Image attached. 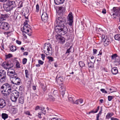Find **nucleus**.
Returning <instances> with one entry per match:
<instances>
[{
    "label": "nucleus",
    "mask_w": 120,
    "mask_h": 120,
    "mask_svg": "<svg viewBox=\"0 0 120 120\" xmlns=\"http://www.w3.org/2000/svg\"><path fill=\"white\" fill-rule=\"evenodd\" d=\"M60 43L62 44H63L64 43L65 41V38L63 37H62L58 41Z\"/></svg>",
    "instance_id": "27"
},
{
    "label": "nucleus",
    "mask_w": 120,
    "mask_h": 120,
    "mask_svg": "<svg viewBox=\"0 0 120 120\" xmlns=\"http://www.w3.org/2000/svg\"><path fill=\"white\" fill-rule=\"evenodd\" d=\"M102 108H101V110L100 111L99 113L98 114H97V116L99 117V116L101 115V113H102Z\"/></svg>",
    "instance_id": "48"
},
{
    "label": "nucleus",
    "mask_w": 120,
    "mask_h": 120,
    "mask_svg": "<svg viewBox=\"0 0 120 120\" xmlns=\"http://www.w3.org/2000/svg\"><path fill=\"white\" fill-rule=\"evenodd\" d=\"M23 89V87L22 86H20L19 87V90L20 91H22Z\"/></svg>",
    "instance_id": "60"
},
{
    "label": "nucleus",
    "mask_w": 120,
    "mask_h": 120,
    "mask_svg": "<svg viewBox=\"0 0 120 120\" xmlns=\"http://www.w3.org/2000/svg\"><path fill=\"white\" fill-rule=\"evenodd\" d=\"M21 30L22 32H24L26 33H28V34L29 36L31 35V34L29 33H30L31 31L30 29V27L27 23V21H26L24 23L23 26L21 28Z\"/></svg>",
    "instance_id": "4"
},
{
    "label": "nucleus",
    "mask_w": 120,
    "mask_h": 120,
    "mask_svg": "<svg viewBox=\"0 0 120 120\" xmlns=\"http://www.w3.org/2000/svg\"><path fill=\"white\" fill-rule=\"evenodd\" d=\"M51 120H61L60 119H59L58 118H52Z\"/></svg>",
    "instance_id": "52"
},
{
    "label": "nucleus",
    "mask_w": 120,
    "mask_h": 120,
    "mask_svg": "<svg viewBox=\"0 0 120 120\" xmlns=\"http://www.w3.org/2000/svg\"><path fill=\"white\" fill-rule=\"evenodd\" d=\"M25 114L27 115L28 116H31L32 115L30 113V112L29 111H25L24 112Z\"/></svg>",
    "instance_id": "35"
},
{
    "label": "nucleus",
    "mask_w": 120,
    "mask_h": 120,
    "mask_svg": "<svg viewBox=\"0 0 120 120\" xmlns=\"http://www.w3.org/2000/svg\"><path fill=\"white\" fill-rule=\"evenodd\" d=\"M28 55V53L27 52H24L23 53L24 56H27Z\"/></svg>",
    "instance_id": "57"
},
{
    "label": "nucleus",
    "mask_w": 120,
    "mask_h": 120,
    "mask_svg": "<svg viewBox=\"0 0 120 120\" xmlns=\"http://www.w3.org/2000/svg\"><path fill=\"white\" fill-rule=\"evenodd\" d=\"M6 77L5 71L4 70L0 71V81L2 83H4L6 81Z\"/></svg>",
    "instance_id": "7"
},
{
    "label": "nucleus",
    "mask_w": 120,
    "mask_h": 120,
    "mask_svg": "<svg viewBox=\"0 0 120 120\" xmlns=\"http://www.w3.org/2000/svg\"><path fill=\"white\" fill-rule=\"evenodd\" d=\"M19 93L17 91H15L11 94V96H10V98L12 101L13 102H16L19 96Z\"/></svg>",
    "instance_id": "8"
},
{
    "label": "nucleus",
    "mask_w": 120,
    "mask_h": 120,
    "mask_svg": "<svg viewBox=\"0 0 120 120\" xmlns=\"http://www.w3.org/2000/svg\"><path fill=\"white\" fill-rule=\"evenodd\" d=\"M38 63L40 65H42L44 63V62L41 60H38Z\"/></svg>",
    "instance_id": "46"
},
{
    "label": "nucleus",
    "mask_w": 120,
    "mask_h": 120,
    "mask_svg": "<svg viewBox=\"0 0 120 120\" xmlns=\"http://www.w3.org/2000/svg\"><path fill=\"white\" fill-rule=\"evenodd\" d=\"M23 6L22 3V2H20L19 3L18 5V8H21Z\"/></svg>",
    "instance_id": "49"
},
{
    "label": "nucleus",
    "mask_w": 120,
    "mask_h": 120,
    "mask_svg": "<svg viewBox=\"0 0 120 120\" xmlns=\"http://www.w3.org/2000/svg\"><path fill=\"white\" fill-rule=\"evenodd\" d=\"M115 63H116L117 65H120V60H115Z\"/></svg>",
    "instance_id": "51"
},
{
    "label": "nucleus",
    "mask_w": 120,
    "mask_h": 120,
    "mask_svg": "<svg viewBox=\"0 0 120 120\" xmlns=\"http://www.w3.org/2000/svg\"><path fill=\"white\" fill-rule=\"evenodd\" d=\"M7 74L10 77L11 84L10 85L8 83L5 84L1 86V93L5 96L9 95L12 91V86H14L15 84L19 85L21 82L20 79L17 76L14 70L12 71H8Z\"/></svg>",
    "instance_id": "2"
},
{
    "label": "nucleus",
    "mask_w": 120,
    "mask_h": 120,
    "mask_svg": "<svg viewBox=\"0 0 120 120\" xmlns=\"http://www.w3.org/2000/svg\"><path fill=\"white\" fill-rule=\"evenodd\" d=\"M19 103L21 104H23L24 102V99L23 97L21 96L19 98Z\"/></svg>",
    "instance_id": "21"
},
{
    "label": "nucleus",
    "mask_w": 120,
    "mask_h": 120,
    "mask_svg": "<svg viewBox=\"0 0 120 120\" xmlns=\"http://www.w3.org/2000/svg\"><path fill=\"white\" fill-rule=\"evenodd\" d=\"M11 32L10 31L5 32L4 33L5 36L7 37H8L10 36L11 35Z\"/></svg>",
    "instance_id": "26"
},
{
    "label": "nucleus",
    "mask_w": 120,
    "mask_h": 120,
    "mask_svg": "<svg viewBox=\"0 0 120 120\" xmlns=\"http://www.w3.org/2000/svg\"><path fill=\"white\" fill-rule=\"evenodd\" d=\"M2 66L4 68L6 69L12 68L13 65L11 61L4 62L2 64Z\"/></svg>",
    "instance_id": "6"
},
{
    "label": "nucleus",
    "mask_w": 120,
    "mask_h": 120,
    "mask_svg": "<svg viewBox=\"0 0 120 120\" xmlns=\"http://www.w3.org/2000/svg\"><path fill=\"white\" fill-rule=\"evenodd\" d=\"M26 77L27 78H29V71L27 70H25Z\"/></svg>",
    "instance_id": "32"
},
{
    "label": "nucleus",
    "mask_w": 120,
    "mask_h": 120,
    "mask_svg": "<svg viewBox=\"0 0 120 120\" xmlns=\"http://www.w3.org/2000/svg\"><path fill=\"white\" fill-rule=\"evenodd\" d=\"M108 100L109 101H111L112 100L113 98L112 96H109L108 97Z\"/></svg>",
    "instance_id": "45"
},
{
    "label": "nucleus",
    "mask_w": 120,
    "mask_h": 120,
    "mask_svg": "<svg viewBox=\"0 0 120 120\" xmlns=\"http://www.w3.org/2000/svg\"><path fill=\"white\" fill-rule=\"evenodd\" d=\"M106 10L105 9H103L102 11V13L104 14H105L106 13Z\"/></svg>",
    "instance_id": "56"
},
{
    "label": "nucleus",
    "mask_w": 120,
    "mask_h": 120,
    "mask_svg": "<svg viewBox=\"0 0 120 120\" xmlns=\"http://www.w3.org/2000/svg\"><path fill=\"white\" fill-rule=\"evenodd\" d=\"M78 100L80 104L82 103L83 101V100L82 99H79Z\"/></svg>",
    "instance_id": "54"
},
{
    "label": "nucleus",
    "mask_w": 120,
    "mask_h": 120,
    "mask_svg": "<svg viewBox=\"0 0 120 120\" xmlns=\"http://www.w3.org/2000/svg\"><path fill=\"white\" fill-rule=\"evenodd\" d=\"M100 90L103 93L107 94L108 93L107 91L105 90L104 89H101Z\"/></svg>",
    "instance_id": "43"
},
{
    "label": "nucleus",
    "mask_w": 120,
    "mask_h": 120,
    "mask_svg": "<svg viewBox=\"0 0 120 120\" xmlns=\"http://www.w3.org/2000/svg\"><path fill=\"white\" fill-rule=\"evenodd\" d=\"M21 50L22 51V52H24V49L23 47H21Z\"/></svg>",
    "instance_id": "64"
},
{
    "label": "nucleus",
    "mask_w": 120,
    "mask_h": 120,
    "mask_svg": "<svg viewBox=\"0 0 120 120\" xmlns=\"http://www.w3.org/2000/svg\"><path fill=\"white\" fill-rule=\"evenodd\" d=\"M112 73L113 75H116L118 73V70L117 68L114 67L111 70Z\"/></svg>",
    "instance_id": "15"
},
{
    "label": "nucleus",
    "mask_w": 120,
    "mask_h": 120,
    "mask_svg": "<svg viewBox=\"0 0 120 120\" xmlns=\"http://www.w3.org/2000/svg\"><path fill=\"white\" fill-rule=\"evenodd\" d=\"M47 58L49 60L48 62H51L54 60L53 58L52 57L48 56Z\"/></svg>",
    "instance_id": "29"
},
{
    "label": "nucleus",
    "mask_w": 120,
    "mask_h": 120,
    "mask_svg": "<svg viewBox=\"0 0 120 120\" xmlns=\"http://www.w3.org/2000/svg\"><path fill=\"white\" fill-rule=\"evenodd\" d=\"M27 60L26 58H24L22 60V64H26L27 62Z\"/></svg>",
    "instance_id": "40"
},
{
    "label": "nucleus",
    "mask_w": 120,
    "mask_h": 120,
    "mask_svg": "<svg viewBox=\"0 0 120 120\" xmlns=\"http://www.w3.org/2000/svg\"><path fill=\"white\" fill-rule=\"evenodd\" d=\"M99 106H98L97 107V109H94L93 110H91L90 112H89V114H90L91 113H95L97 112L99 109Z\"/></svg>",
    "instance_id": "22"
},
{
    "label": "nucleus",
    "mask_w": 120,
    "mask_h": 120,
    "mask_svg": "<svg viewBox=\"0 0 120 120\" xmlns=\"http://www.w3.org/2000/svg\"><path fill=\"white\" fill-rule=\"evenodd\" d=\"M52 93H49L48 94V100L49 101H53L55 100L54 98L53 97L52 95Z\"/></svg>",
    "instance_id": "20"
},
{
    "label": "nucleus",
    "mask_w": 120,
    "mask_h": 120,
    "mask_svg": "<svg viewBox=\"0 0 120 120\" xmlns=\"http://www.w3.org/2000/svg\"><path fill=\"white\" fill-rule=\"evenodd\" d=\"M18 15V14L16 12L14 13V18L15 19H17Z\"/></svg>",
    "instance_id": "47"
},
{
    "label": "nucleus",
    "mask_w": 120,
    "mask_h": 120,
    "mask_svg": "<svg viewBox=\"0 0 120 120\" xmlns=\"http://www.w3.org/2000/svg\"><path fill=\"white\" fill-rule=\"evenodd\" d=\"M63 81V79L61 77H59L57 79L56 81L58 84H60V82H61Z\"/></svg>",
    "instance_id": "24"
},
{
    "label": "nucleus",
    "mask_w": 120,
    "mask_h": 120,
    "mask_svg": "<svg viewBox=\"0 0 120 120\" xmlns=\"http://www.w3.org/2000/svg\"><path fill=\"white\" fill-rule=\"evenodd\" d=\"M74 103L75 104H77V105L78 104H79L78 100H76L75 101V102Z\"/></svg>",
    "instance_id": "61"
},
{
    "label": "nucleus",
    "mask_w": 120,
    "mask_h": 120,
    "mask_svg": "<svg viewBox=\"0 0 120 120\" xmlns=\"http://www.w3.org/2000/svg\"><path fill=\"white\" fill-rule=\"evenodd\" d=\"M52 50V48L49 43H47L44 44L43 47V51L45 54L46 55H51Z\"/></svg>",
    "instance_id": "5"
},
{
    "label": "nucleus",
    "mask_w": 120,
    "mask_h": 120,
    "mask_svg": "<svg viewBox=\"0 0 120 120\" xmlns=\"http://www.w3.org/2000/svg\"><path fill=\"white\" fill-rule=\"evenodd\" d=\"M91 59L92 60L94 59V62H95V60L94 59V56H92L91 57Z\"/></svg>",
    "instance_id": "58"
},
{
    "label": "nucleus",
    "mask_w": 120,
    "mask_h": 120,
    "mask_svg": "<svg viewBox=\"0 0 120 120\" xmlns=\"http://www.w3.org/2000/svg\"><path fill=\"white\" fill-rule=\"evenodd\" d=\"M93 55H95L96 54L97 52V50L96 49H93Z\"/></svg>",
    "instance_id": "44"
},
{
    "label": "nucleus",
    "mask_w": 120,
    "mask_h": 120,
    "mask_svg": "<svg viewBox=\"0 0 120 120\" xmlns=\"http://www.w3.org/2000/svg\"><path fill=\"white\" fill-rule=\"evenodd\" d=\"M18 112V109L16 108H13L12 109L11 112L12 115H14L16 114Z\"/></svg>",
    "instance_id": "19"
},
{
    "label": "nucleus",
    "mask_w": 120,
    "mask_h": 120,
    "mask_svg": "<svg viewBox=\"0 0 120 120\" xmlns=\"http://www.w3.org/2000/svg\"><path fill=\"white\" fill-rule=\"evenodd\" d=\"M41 58L43 60H45V55L44 54H41Z\"/></svg>",
    "instance_id": "50"
},
{
    "label": "nucleus",
    "mask_w": 120,
    "mask_h": 120,
    "mask_svg": "<svg viewBox=\"0 0 120 120\" xmlns=\"http://www.w3.org/2000/svg\"><path fill=\"white\" fill-rule=\"evenodd\" d=\"M57 34H58V33ZM59 34L56 35V39L58 41L59 40H60V39L62 37L61 35V34Z\"/></svg>",
    "instance_id": "30"
},
{
    "label": "nucleus",
    "mask_w": 120,
    "mask_h": 120,
    "mask_svg": "<svg viewBox=\"0 0 120 120\" xmlns=\"http://www.w3.org/2000/svg\"><path fill=\"white\" fill-rule=\"evenodd\" d=\"M2 117L3 119L5 120L8 117V115L5 113H3L2 114Z\"/></svg>",
    "instance_id": "28"
},
{
    "label": "nucleus",
    "mask_w": 120,
    "mask_h": 120,
    "mask_svg": "<svg viewBox=\"0 0 120 120\" xmlns=\"http://www.w3.org/2000/svg\"><path fill=\"white\" fill-rule=\"evenodd\" d=\"M71 48V46L68 49L66 52V54H67V55H69V54L70 52H71L70 49Z\"/></svg>",
    "instance_id": "42"
},
{
    "label": "nucleus",
    "mask_w": 120,
    "mask_h": 120,
    "mask_svg": "<svg viewBox=\"0 0 120 120\" xmlns=\"http://www.w3.org/2000/svg\"><path fill=\"white\" fill-rule=\"evenodd\" d=\"M106 37H105V36L104 35H103L102 36V39L104 40H105L106 38Z\"/></svg>",
    "instance_id": "62"
},
{
    "label": "nucleus",
    "mask_w": 120,
    "mask_h": 120,
    "mask_svg": "<svg viewBox=\"0 0 120 120\" xmlns=\"http://www.w3.org/2000/svg\"><path fill=\"white\" fill-rule=\"evenodd\" d=\"M64 9V8H59V10L58 11L60 13H61V14H63V11Z\"/></svg>",
    "instance_id": "38"
},
{
    "label": "nucleus",
    "mask_w": 120,
    "mask_h": 120,
    "mask_svg": "<svg viewBox=\"0 0 120 120\" xmlns=\"http://www.w3.org/2000/svg\"><path fill=\"white\" fill-rule=\"evenodd\" d=\"M16 4L14 1L8 0L4 5V8L6 11H9L12 10L16 7Z\"/></svg>",
    "instance_id": "3"
},
{
    "label": "nucleus",
    "mask_w": 120,
    "mask_h": 120,
    "mask_svg": "<svg viewBox=\"0 0 120 120\" xmlns=\"http://www.w3.org/2000/svg\"><path fill=\"white\" fill-rule=\"evenodd\" d=\"M39 109V107L38 106H37L35 108V110H37Z\"/></svg>",
    "instance_id": "59"
},
{
    "label": "nucleus",
    "mask_w": 120,
    "mask_h": 120,
    "mask_svg": "<svg viewBox=\"0 0 120 120\" xmlns=\"http://www.w3.org/2000/svg\"><path fill=\"white\" fill-rule=\"evenodd\" d=\"M6 105L5 100L3 99L0 98V108H3Z\"/></svg>",
    "instance_id": "12"
},
{
    "label": "nucleus",
    "mask_w": 120,
    "mask_h": 120,
    "mask_svg": "<svg viewBox=\"0 0 120 120\" xmlns=\"http://www.w3.org/2000/svg\"><path fill=\"white\" fill-rule=\"evenodd\" d=\"M10 49L11 51L13 52L16 51V48L15 46L12 45L10 47Z\"/></svg>",
    "instance_id": "25"
},
{
    "label": "nucleus",
    "mask_w": 120,
    "mask_h": 120,
    "mask_svg": "<svg viewBox=\"0 0 120 120\" xmlns=\"http://www.w3.org/2000/svg\"><path fill=\"white\" fill-rule=\"evenodd\" d=\"M104 44L106 46L110 44L111 42V39L109 38L106 37V38L104 41Z\"/></svg>",
    "instance_id": "13"
},
{
    "label": "nucleus",
    "mask_w": 120,
    "mask_h": 120,
    "mask_svg": "<svg viewBox=\"0 0 120 120\" xmlns=\"http://www.w3.org/2000/svg\"><path fill=\"white\" fill-rule=\"evenodd\" d=\"M12 55L11 54H9L5 56V57L6 59H8L10 58L12 56Z\"/></svg>",
    "instance_id": "39"
},
{
    "label": "nucleus",
    "mask_w": 120,
    "mask_h": 120,
    "mask_svg": "<svg viewBox=\"0 0 120 120\" xmlns=\"http://www.w3.org/2000/svg\"><path fill=\"white\" fill-rule=\"evenodd\" d=\"M7 0H0V2L4 3L7 1Z\"/></svg>",
    "instance_id": "63"
},
{
    "label": "nucleus",
    "mask_w": 120,
    "mask_h": 120,
    "mask_svg": "<svg viewBox=\"0 0 120 120\" xmlns=\"http://www.w3.org/2000/svg\"><path fill=\"white\" fill-rule=\"evenodd\" d=\"M60 88L62 90L60 91H61V94L62 96V97H63L65 94V87L64 86H61L60 87Z\"/></svg>",
    "instance_id": "18"
},
{
    "label": "nucleus",
    "mask_w": 120,
    "mask_h": 120,
    "mask_svg": "<svg viewBox=\"0 0 120 120\" xmlns=\"http://www.w3.org/2000/svg\"><path fill=\"white\" fill-rule=\"evenodd\" d=\"M16 43L19 45H20L21 44V41H19L18 40H16Z\"/></svg>",
    "instance_id": "55"
},
{
    "label": "nucleus",
    "mask_w": 120,
    "mask_h": 120,
    "mask_svg": "<svg viewBox=\"0 0 120 120\" xmlns=\"http://www.w3.org/2000/svg\"><path fill=\"white\" fill-rule=\"evenodd\" d=\"M10 13L9 14H0V18L1 19H3V20L4 18H8L9 17Z\"/></svg>",
    "instance_id": "14"
},
{
    "label": "nucleus",
    "mask_w": 120,
    "mask_h": 120,
    "mask_svg": "<svg viewBox=\"0 0 120 120\" xmlns=\"http://www.w3.org/2000/svg\"><path fill=\"white\" fill-rule=\"evenodd\" d=\"M16 67L17 68H20V64L18 61H17L16 64Z\"/></svg>",
    "instance_id": "41"
},
{
    "label": "nucleus",
    "mask_w": 120,
    "mask_h": 120,
    "mask_svg": "<svg viewBox=\"0 0 120 120\" xmlns=\"http://www.w3.org/2000/svg\"><path fill=\"white\" fill-rule=\"evenodd\" d=\"M114 115V114L113 112H109L106 115L105 117L107 119H109L111 118Z\"/></svg>",
    "instance_id": "17"
},
{
    "label": "nucleus",
    "mask_w": 120,
    "mask_h": 120,
    "mask_svg": "<svg viewBox=\"0 0 120 120\" xmlns=\"http://www.w3.org/2000/svg\"><path fill=\"white\" fill-rule=\"evenodd\" d=\"M73 17L72 13L70 12L67 16V23L66 22V18L63 17H60L56 18L55 19V30L58 34L64 35L68 32L67 27V24L71 26L73 22Z\"/></svg>",
    "instance_id": "1"
},
{
    "label": "nucleus",
    "mask_w": 120,
    "mask_h": 120,
    "mask_svg": "<svg viewBox=\"0 0 120 120\" xmlns=\"http://www.w3.org/2000/svg\"><path fill=\"white\" fill-rule=\"evenodd\" d=\"M117 56L116 54H115L111 56L112 59L113 60L115 59V58Z\"/></svg>",
    "instance_id": "36"
},
{
    "label": "nucleus",
    "mask_w": 120,
    "mask_h": 120,
    "mask_svg": "<svg viewBox=\"0 0 120 120\" xmlns=\"http://www.w3.org/2000/svg\"><path fill=\"white\" fill-rule=\"evenodd\" d=\"M9 25L7 22H2L0 25V28L6 30H8L9 29Z\"/></svg>",
    "instance_id": "9"
},
{
    "label": "nucleus",
    "mask_w": 120,
    "mask_h": 120,
    "mask_svg": "<svg viewBox=\"0 0 120 120\" xmlns=\"http://www.w3.org/2000/svg\"><path fill=\"white\" fill-rule=\"evenodd\" d=\"M45 108L44 107H42L41 108V110L42 111V113L44 114H45L46 113V110L45 109Z\"/></svg>",
    "instance_id": "37"
},
{
    "label": "nucleus",
    "mask_w": 120,
    "mask_h": 120,
    "mask_svg": "<svg viewBox=\"0 0 120 120\" xmlns=\"http://www.w3.org/2000/svg\"><path fill=\"white\" fill-rule=\"evenodd\" d=\"M79 65L80 67H82L85 66V64L82 61H80L79 62Z\"/></svg>",
    "instance_id": "33"
},
{
    "label": "nucleus",
    "mask_w": 120,
    "mask_h": 120,
    "mask_svg": "<svg viewBox=\"0 0 120 120\" xmlns=\"http://www.w3.org/2000/svg\"><path fill=\"white\" fill-rule=\"evenodd\" d=\"M115 39L117 40H120V34H117L115 35L114 36Z\"/></svg>",
    "instance_id": "23"
},
{
    "label": "nucleus",
    "mask_w": 120,
    "mask_h": 120,
    "mask_svg": "<svg viewBox=\"0 0 120 120\" xmlns=\"http://www.w3.org/2000/svg\"><path fill=\"white\" fill-rule=\"evenodd\" d=\"M111 120H119V119L116 118L114 117H111Z\"/></svg>",
    "instance_id": "53"
},
{
    "label": "nucleus",
    "mask_w": 120,
    "mask_h": 120,
    "mask_svg": "<svg viewBox=\"0 0 120 120\" xmlns=\"http://www.w3.org/2000/svg\"><path fill=\"white\" fill-rule=\"evenodd\" d=\"M36 11L37 12H39L40 10V8L39 5L38 4L36 5Z\"/></svg>",
    "instance_id": "34"
},
{
    "label": "nucleus",
    "mask_w": 120,
    "mask_h": 120,
    "mask_svg": "<svg viewBox=\"0 0 120 120\" xmlns=\"http://www.w3.org/2000/svg\"><path fill=\"white\" fill-rule=\"evenodd\" d=\"M113 15L117 16L120 14V8L119 7H114L112 10Z\"/></svg>",
    "instance_id": "10"
},
{
    "label": "nucleus",
    "mask_w": 120,
    "mask_h": 120,
    "mask_svg": "<svg viewBox=\"0 0 120 120\" xmlns=\"http://www.w3.org/2000/svg\"><path fill=\"white\" fill-rule=\"evenodd\" d=\"M65 0H54L55 3L57 5H59V4H63L64 1Z\"/></svg>",
    "instance_id": "16"
},
{
    "label": "nucleus",
    "mask_w": 120,
    "mask_h": 120,
    "mask_svg": "<svg viewBox=\"0 0 120 120\" xmlns=\"http://www.w3.org/2000/svg\"><path fill=\"white\" fill-rule=\"evenodd\" d=\"M88 65L89 68H93L94 67V64L92 62L90 61L88 63Z\"/></svg>",
    "instance_id": "31"
},
{
    "label": "nucleus",
    "mask_w": 120,
    "mask_h": 120,
    "mask_svg": "<svg viewBox=\"0 0 120 120\" xmlns=\"http://www.w3.org/2000/svg\"><path fill=\"white\" fill-rule=\"evenodd\" d=\"M41 18L42 21L45 22H46L47 21L48 16L46 11V12H43V13Z\"/></svg>",
    "instance_id": "11"
}]
</instances>
